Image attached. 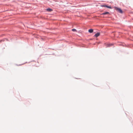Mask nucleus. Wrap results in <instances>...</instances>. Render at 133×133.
I'll return each instance as SVG.
<instances>
[{"instance_id":"f257e3e1","label":"nucleus","mask_w":133,"mask_h":133,"mask_svg":"<svg viewBox=\"0 0 133 133\" xmlns=\"http://www.w3.org/2000/svg\"><path fill=\"white\" fill-rule=\"evenodd\" d=\"M115 9L117 10L118 12H119L120 13H123L122 11L121 10V9L119 8H118L117 7L115 8Z\"/></svg>"},{"instance_id":"f03ea898","label":"nucleus","mask_w":133,"mask_h":133,"mask_svg":"<svg viewBox=\"0 0 133 133\" xmlns=\"http://www.w3.org/2000/svg\"><path fill=\"white\" fill-rule=\"evenodd\" d=\"M109 13L108 12H104L103 13H102L101 14V15H108L109 14Z\"/></svg>"},{"instance_id":"7ed1b4c3","label":"nucleus","mask_w":133,"mask_h":133,"mask_svg":"<svg viewBox=\"0 0 133 133\" xmlns=\"http://www.w3.org/2000/svg\"><path fill=\"white\" fill-rule=\"evenodd\" d=\"M99 35H100V33H97V34H95V35L94 36L96 37H97L98 36H99Z\"/></svg>"},{"instance_id":"20e7f679","label":"nucleus","mask_w":133,"mask_h":133,"mask_svg":"<svg viewBox=\"0 0 133 133\" xmlns=\"http://www.w3.org/2000/svg\"><path fill=\"white\" fill-rule=\"evenodd\" d=\"M102 6L106 7H107L108 8H110V9L111 8V7H110V6H108L107 5H103V6Z\"/></svg>"},{"instance_id":"39448f33","label":"nucleus","mask_w":133,"mask_h":133,"mask_svg":"<svg viewBox=\"0 0 133 133\" xmlns=\"http://www.w3.org/2000/svg\"><path fill=\"white\" fill-rule=\"evenodd\" d=\"M88 31L89 32L91 33L93 32V30L92 29H90Z\"/></svg>"},{"instance_id":"423d86ee","label":"nucleus","mask_w":133,"mask_h":133,"mask_svg":"<svg viewBox=\"0 0 133 133\" xmlns=\"http://www.w3.org/2000/svg\"><path fill=\"white\" fill-rule=\"evenodd\" d=\"M47 10L48 11H51L52 10V9H47Z\"/></svg>"},{"instance_id":"0eeeda50","label":"nucleus","mask_w":133,"mask_h":133,"mask_svg":"<svg viewBox=\"0 0 133 133\" xmlns=\"http://www.w3.org/2000/svg\"><path fill=\"white\" fill-rule=\"evenodd\" d=\"M72 30L73 31H76V29H72Z\"/></svg>"},{"instance_id":"6e6552de","label":"nucleus","mask_w":133,"mask_h":133,"mask_svg":"<svg viewBox=\"0 0 133 133\" xmlns=\"http://www.w3.org/2000/svg\"><path fill=\"white\" fill-rule=\"evenodd\" d=\"M111 45V44H109L108 45V46H110Z\"/></svg>"},{"instance_id":"1a4fd4ad","label":"nucleus","mask_w":133,"mask_h":133,"mask_svg":"<svg viewBox=\"0 0 133 133\" xmlns=\"http://www.w3.org/2000/svg\"><path fill=\"white\" fill-rule=\"evenodd\" d=\"M2 41V40H0V42H1Z\"/></svg>"}]
</instances>
